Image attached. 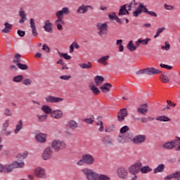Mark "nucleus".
<instances>
[{"label":"nucleus","mask_w":180,"mask_h":180,"mask_svg":"<svg viewBox=\"0 0 180 180\" xmlns=\"http://www.w3.org/2000/svg\"><path fill=\"white\" fill-rule=\"evenodd\" d=\"M124 137L125 139L126 143H130L131 141L133 143V139H134V135L133 134V133L129 131L124 134Z\"/></svg>","instance_id":"bb28decb"},{"label":"nucleus","mask_w":180,"mask_h":180,"mask_svg":"<svg viewBox=\"0 0 180 180\" xmlns=\"http://www.w3.org/2000/svg\"><path fill=\"white\" fill-rule=\"evenodd\" d=\"M47 136L44 134H38L35 136L37 141L39 143H46Z\"/></svg>","instance_id":"393cba45"},{"label":"nucleus","mask_w":180,"mask_h":180,"mask_svg":"<svg viewBox=\"0 0 180 180\" xmlns=\"http://www.w3.org/2000/svg\"><path fill=\"white\" fill-rule=\"evenodd\" d=\"M144 5L142 4H139V6L137 7L136 10L133 12V15L134 18H137L139 15H141L143 12H144Z\"/></svg>","instance_id":"412c9836"},{"label":"nucleus","mask_w":180,"mask_h":180,"mask_svg":"<svg viewBox=\"0 0 180 180\" xmlns=\"http://www.w3.org/2000/svg\"><path fill=\"white\" fill-rule=\"evenodd\" d=\"M79 65L84 70H89L92 68V63H91V62H87L86 63H79Z\"/></svg>","instance_id":"e433bc0d"},{"label":"nucleus","mask_w":180,"mask_h":180,"mask_svg":"<svg viewBox=\"0 0 180 180\" xmlns=\"http://www.w3.org/2000/svg\"><path fill=\"white\" fill-rule=\"evenodd\" d=\"M152 171H153V169H151L150 166L146 165L141 167L140 172H141V174H148V172H151Z\"/></svg>","instance_id":"c9c22d12"},{"label":"nucleus","mask_w":180,"mask_h":180,"mask_svg":"<svg viewBox=\"0 0 180 180\" xmlns=\"http://www.w3.org/2000/svg\"><path fill=\"white\" fill-rule=\"evenodd\" d=\"M127 115H129L127 112V109H120L117 115L118 122H123L124 120V117H127Z\"/></svg>","instance_id":"dca6fc26"},{"label":"nucleus","mask_w":180,"mask_h":180,"mask_svg":"<svg viewBox=\"0 0 180 180\" xmlns=\"http://www.w3.org/2000/svg\"><path fill=\"white\" fill-rule=\"evenodd\" d=\"M44 29L48 33H53V23L50 22V20H46L44 22Z\"/></svg>","instance_id":"6ab92c4d"},{"label":"nucleus","mask_w":180,"mask_h":180,"mask_svg":"<svg viewBox=\"0 0 180 180\" xmlns=\"http://www.w3.org/2000/svg\"><path fill=\"white\" fill-rule=\"evenodd\" d=\"M17 33H18V36H20V37H25V35L26 34V32L22 31L20 30H18L17 31Z\"/></svg>","instance_id":"774afa93"},{"label":"nucleus","mask_w":180,"mask_h":180,"mask_svg":"<svg viewBox=\"0 0 180 180\" xmlns=\"http://www.w3.org/2000/svg\"><path fill=\"white\" fill-rule=\"evenodd\" d=\"M42 50L45 52V53H50V47H49V46H47V44H44L42 46Z\"/></svg>","instance_id":"052dcab7"},{"label":"nucleus","mask_w":180,"mask_h":180,"mask_svg":"<svg viewBox=\"0 0 180 180\" xmlns=\"http://www.w3.org/2000/svg\"><path fill=\"white\" fill-rule=\"evenodd\" d=\"M51 147L56 153H58V151L67 148V143L64 141L54 140L51 143Z\"/></svg>","instance_id":"20e7f679"},{"label":"nucleus","mask_w":180,"mask_h":180,"mask_svg":"<svg viewBox=\"0 0 180 180\" xmlns=\"http://www.w3.org/2000/svg\"><path fill=\"white\" fill-rule=\"evenodd\" d=\"M109 58H110V56L107 55L105 56H103L101 58H100L99 59H98V63H99L100 64H103V65H109V63H108V60H109Z\"/></svg>","instance_id":"c85d7f7f"},{"label":"nucleus","mask_w":180,"mask_h":180,"mask_svg":"<svg viewBox=\"0 0 180 180\" xmlns=\"http://www.w3.org/2000/svg\"><path fill=\"white\" fill-rule=\"evenodd\" d=\"M164 30H165V27H163L162 28H158L156 32V34L154 35V39H157V37H158L160 36V34H161V33H162V32H164Z\"/></svg>","instance_id":"6e6d98bb"},{"label":"nucleus","mask_w":180,"mask_h":180,"mask_svg":"<svg viewBox=\"0 0 180 180\" xmlns=\"http://www.w3.org/2000/svg\"><path fill=\"white\" fill-rule=\"evenodd\" d=\"M164 171H165V165L160 164L153 169V174L164 172Z\"/></svg>","instance_id":"cd10ccee"},{"label":"nucleus","mask_w":180,"mask_h":180,"mask_svg":"<svg viewBox=\"0 0 180 180\" xmlns=\"http://www.w3.org/2000/svg\"><path fill=\"white\" fill-rule=\"evenodd\" d=\"M83 158L84 159V164L86 165H93L95 164V157L91 154H84L83 155Z\"/></svg>","instance_id":"9d476101"},{"label":"nucleus","mask_w":180,"mask_h":180,"mask_svg":"<svg viewBox=\"0 0 180 180\" xmlns=\"http://www.w3.org/2000/svg\"><path fill=\"white\" fill-rule=\"evenodd\" d=\"M41 110H43V112H44V113H46V115H49V113H51V115L53 112L50 106L46 105L41 107Z\"/></svg>","instance_id":"79ce46f5"},{"label":"nucleus","mask_w":180,"mask_h":180,"mask_svg":"<svg viewBox=\"0 0 180 180\" xmlns=\"http://www.w3.org/2000/svg\"><path fill=\"white\" fill-rule=\"evenodd\" d=\"M29 153H27V151H25L23 153H18L17 155V158L18 160V161H22V160H25V158H26V157H27V155Z\"/></svg>","instance_id":"58836bf2"},{"label":"nucleus","mask_w":180,"mask_h":180,"mask_svg":"<svg viewBox=\"0 0 180 180\" xmlns=\"http://www.w3.org/2000/svg\"><path fill=\"white\" fill-rule=\"evenodd\" d=\"M5 28L1 30V33H11V30H12V25L9 24V22H4Z\"/></svg>","instance_id":"7c9ffc66"},{"label":"nucleus","mask_w":180,"mask_h":180,"mask_svg":"<svg viewBox=\"0 0 180 180\" xmlns=\"http://www.w3.org/2000/svg\"><path fill=\"white\" fill-rule=\"evenodd\" d=\"M45 101L46 103H60L64 101V98L49 95L45 97Z\"/></svg>","instance_id":"6e6552de"},{"label":"nucleus","mask_w":180,"mask_h":180,"mask_svg":"<svg viewBox=\"0 0 180 180\" xmlns=\"http://www.w3.org/2000/svg\"><path fill=\"white\" fill-rule=\"evenodd\" d=\"M89 8L91 10L94 9V7H92V6H85L83 4L77 8V13H82V14L86 13L88 12Z\"/></svg>","instance_id":"aec40b11"},{"label":"nucleus","mask_w":180,"mask_h":180,"mask_svg":"<svg viewBox=\"0 0 180 180\" xmlns=\"http://www.w3.org/2000/svg\"><path fill=\"white\" fill-rule=\"evenodd\" d=\"M160 74H161V77H162V82H164V84H167V83L169 82V78H168V76H167L162 72Z\"/></svg>","instance_id":"3c124183"},{"label":"nucleus","mask_w":180,"mask_h":180,"mask_svg":"<svg viewBox=\"0 0 180 180\" xmlns=\"http://www.w3.org/2000/svg\"><path fill=\"white\" fill-rule=\"evenodd\" d=\"M82 172L86 176L87 180H98L99 174L88 167L82 169Z\"/></svg>","instance_id":"7ed1b4c3"},{"label":"nucleus","mask_w":180,"mask_h":180,"mask_svg":"<svg viewBox=\"0 0 180 180\" xmlns=\"http://www.w3.org/2000/svg\"><path fill=\"white\" fill-rule=\"evenodd\" d=\"M156 120H158V122H171V119L165 115L157 117Z\"/></svg>","instance_id":"ea45409f"},{"label":"nucleus","mask_w":180,"mask_h":180,"mask_svg":"<svg viewBox=\"0 0 180 180\" xmlns=\"http://www.w3.org/2000/svg\"><path fill=\"white\" fill-rule=\"evenodd\" d=\"M89 88L90 91L93 92L94 95H98V94H101V91L99 90V89H98V87H96V86H95L94 83H91L89 84Z\"/></svg>","instance_id":"2f4dec72"},{"label":"nucleus","mask_w":180,"mask_h":180,"mask_svg":"<svg viewBox=\"0 0 180 180\" xmlns=\"http://www.w3.org/2000/svg\"><path fill=\"white\" fill-rule=\"evenodd\" d=\"M137 112H138V113H139V115H146L147 112H148V108H144L143 107H139L137 109Z\"/></svg>","instance_id":"37998d69"},{"label":"nucleus","mask_w":180,"mask_h":180,"mask_svg":"<svg viewBox=\"0 0 180 180\" xmlns=\"http://www.w3.org/2000/svg\"><path fill=\"white\" fill-rule=\"evenodd\" d=\"M23 129V121L20 120L15 125V129L13 130L15 134H18Z\"/></svg>","instance_id":"a878e982"},{"label":"nucleus","mask_w":180,"mask_h":180,"mask_svg":"<svg viewBox=\"0 0 180 180\" xmlns=\"http://www.w3.org/2000/svg\"><path fill=\"white\" fill-rule=\"evenodd\" d=\"M161 72H162V71L158 69H156L155 68H148L141 69L136 71V75L137 77H140V75H155V74H161Z\"/></svg>","instance_id":"f03ea898"},{"label":"nucleus","mask_w":180,"mask_h":180,"mask_svg":"<svg viewBox=\"0 0 180 180\" xmlns=\"http://www.w3.org/2000/svg\"><path fill=\"white\" fill-rule=\"evenodd\" d=\"M110 88H112V84L110 83H105L101 86H100L101 92H103V94H108V92L110 91Z\"/></svg>","instance_id":"b1692460"},{"label":"nucleus","mask_w":180,"mask_h":180,"mask_svg":"<svg viewBox=\"0 0 180 180\" xmlns=\"http://www.w3.org/2000/svg\"><path fill=\"white\" fill-rule=\"evenodd\" d=\"M129 130H130V128L125 125L120 129V133H121V134H126V133H128L127 131H129Z\"/></svg>","instance_id":"864d4df0"},{"label":"nucleus","mask_w":180,"mask_h":180,"mask_svg":"<svg viewBox=\"0 0 180 180\" xmlns=\"http://www.w3.org/2000/svg\"><path fill=\"white\" fill-rule=\"evenodd\" d=\"M11 165L13 166V169H16V168H23L25 167V163L23 162H18L15 161L11 163Z\"/></svg>","instance_id":"72a5a7b5"},{"label":"nucleus","mask_w":180,"mask_h":180,"mask_svg":"<svg viewBox=\"0 0 180 180\" xmlns=\"http://www.w3.org/2000/svg\"><path fill=\"white\" fill-rule=\"evenodd\" d=\"M117 175L119 176V178H120V179H127V175H128V172L127 170L126 169V168L124 167H119L117 169Z\"/></svg>","instance_id":"2eb2a0df"},{"label":"nucleus","mask_w":180,"mask_h":180,"mask_svg":"<svg viewBox=\"0 0 180 180\" xmlns=\"http://www.w3.org/2000/svg\"><path fill=\"white\" fill-rule=\"evenodd\" d=\"M98 180H110V177L105 174H98Z\"/></svg>","instance_id":"603ef678"},{"label":"nucleus","mask_w":180,"mask_h":180,"mask_svg":"<svg viewBox=\"0 0 180 180\" xmlns=\"http://www.w3.org/2000/svg\"><path fill=\"white\" fill-rule=\"evenodd\" d=\"M146 140H147V136L146 135H136L133 139V143L143 144V143H146Z\"/></svg>","instance_id":"f8f14e48"},{"label":"nucleus","mask_w":180,"mask_h":180,"mask_svg":"<svg viewBox=\"0 0 180 180\" xmlns=\"http://www.w3.org/2000/svg\"><path fill=\"white\" fill-rule=\"evenodd\" d=\"M101 141L104 146L106 147H110V146H113V138L109 135H105L101 139Z\"/></svg>","instance_id":"4468645a"},{"label":"nucleus","mask_w":180,"mask_h":180,"mask_svg":"<svg viewBox=\"0 0 180 180\" xmlns=\"http://www.w3.org/2000/svg\"><path fill=\"white\" fill-rule=\"evenodd\" d=\"M173 179L180 180V172H176L165 177V180H170Z\"/></svg>","instance_id":"5701e85b"},{"label":"nucleus","mask_w":180,"mask_h":180,"mask_svg":"<svg viewBox=\"0 0 180 180\" xmlns=\"http://www.w3.org/2000/svg\"><path fill=\"white\" fill-rule=\"evenodd\" d=\"M60 79H63L64 81H68L71 79V75H62L60 76Z\"/></svg>","instance_id":"e2e57ef3"},{"label":"nucleus","mask_w":180,"mask_h":180,"mask_svg":"<svg viewBox=\"0 0 180 180\" xmlns=\"http://www.w3.org/2000/svg\"><path fill=\"white\" fill-rule=\"evenodd\" d=\"M17 67H18L20 70H29V66H27L26 64L17 63Z\"/></svg>","instance_id":"5fc2aeb1"},{"label":"nucleus","mask_w":180,"mask_h":180,"mask_svg":"<svg viewBox=\"0 0 180 180\" xmlns=\"http://www.w3.org/2000/svg\"><path fill=\"white\" fill-rule=\"evenodd\" d=\"M58 53L60 56V57H63V58H65V60H71V56H69L68 53H61L60 52V51H58Z\"/></svg>","instance_id":"49530a36"},{"label":"nucleus","mask_w":180,"mask_h":180,"mask_svg":"<svg viewBox=\"0 0 180 180\" xmlns=\"http://www.w3.org/2000/svg\"><path fill=\"white\" fill-rule=\"evenodd\" d=\"M33 84V81L30 80V79H25L22 81V84L25 85V86H29Z\"/></svg>","instance_id":"4d7b16f0"},{"label":"nucleus","mask_w":180,"mask_h":180,"mask_svg":"<svg viewBox=\"0 0 180 180\" xmlns=\"http://www.w3.org/2000/svg\"><path fill=\"white\" fill-rule=\"evenodd\" d=\"M177 139H174L172 141L166 142L163 144V148L165 150H172V148H175L177 146L180 145V138L176 137Z\"/></svg>","instance_id":"0eeeda50"},{"label":"nucleus","mask_w":180,"mask_h":180,"mask_svg":"<svg viewBox=\"0 0 180 180\" xmlns=\"http://www.w3.org/2000/svg\"><path fill=\"white\" fill-rule=\"evenodd\" d=\"M8 127H9V120H6L4 123L2 124L1 129L3 131H6L8 129Z\"/></svg>","instance_id":"09e8293b"},{"label":"nucleus","mask_w":180,"mask_h":180,"mask_svg":"<svg viewBox=\"0 0 180 180\" xmlns=\"http://www.w3.org/2000/svg\"><path fill=\"white\" fill-rule=\"evenodd\" d=\"M160 67H161V68H165V70H172V66L165 65V64H163V63H160Z\"/></svg>","instance_id":"bf43d9fd"},{"label":"nucleus","mask_w":180,"mask_h":180,"mask_svg":"<svg viewBox=\"0 0 180 180\" xmlns=\"http://www.w3.org/2000/svg\"><path fill=\"white\" fill-rule=\"evenodd\" d=\"M127 47L129 51H136V50H137L136 45L133 44V41H129Z\"/></svg>","instance_id":"4c0bfd02"},{"label":"nucleus","mask_w":180,"mask_h":180,"mask_svg":"<svg viewBox=\"0 0 180 180\" xmlns=\"http://www.w3.org/2000/svg\"><path fill=\"white\" fill-rule=\"evenodd\" d=\"M85 164V160L84 159V156H82V159H80L77 162V165L82 166Z\"/></svg>","instance_id":"69168bd1"},{"label":"nucleus","mask_w":180,"mask_h":180,"mask_svg":"<svg viewBox=\"0 0 180 180\" xmlns=\"http://www.w3.org/2000/svg\"><path fill=\"white\" fill-rule=\"evenodd\" d=\"M109 18L110 19H114V20H116L117 23H120V25H123V21L116 15V13H112V14H109Z\"/></svg>","instance_id":"f704fd0d"},{"label":"nucleus","mask_w":180,"mask_h":180,"mask_svg":"<svg viewBox=\"0 0 180 180\" xmlns=\"http://www.w3.org/2000/svg\"><path fill=\"white\" fill-rule=\"evenodd\" d=\"M30 25L32 29V36H34V37H37V36H39V33L37 32V28H36V22H34V19H30Z\"/></svg>","instance_id":"f3484780"},{"label":"nucleus","mask_w":180,"mask_h":180,"mask_svg":"<svg viewBox=\"0 0 180 180\" xmlns=\"http://www.w3.org/2000/svg\"><path fill=\"white\" fill-rule=\"evenodd\" d=\"M96 27H97V30L98 31L97 33L101 37H102V36H103L104 34H108V22H98L96 25Z\"/></svg>","instance_id":"423d86ee"},{"label":"nucleus","mask_w":180,"mask_h":180,"mask_svg":"<svg viewBox=\"0 0 180 180\" xmlns=\"http://www.w3.org/2000/svg\"><path fill=\"white\" fill-rule=\"evenodd\" d=\"M139 43H141V44H144L146 46H147V44H148V41H151V39H150V38H146V39H139Z\"/></svg>","instance_id":"13d9d810"},{"label":"nucleus","mask_w":180,"mask_h":180,"mask_svg":"<svg viewBox=\"0 0 180 180\" xmlns=\"http://www.w3.org/2000/svg\"><path fill=\"white\" fill-rule=\"evenodd\" d=\"M37 117L39 119V122H44L46 119H47V115H37Z\"/></svg>","instance_id":"680f3d73"},{"label":"nucleus","mask_w":180,"mask_h":180,"mask_svg":"<svg viewBox=\"0 0 180 180\" xmlns=\"http://www.w3.org/2000/svg\"><path fill=\"white\" fill-rule=\"evenodd\" d=\"M4 115L6 116H12V111L9 108H6L4 110Z\"/></svg>","instance_id":"0e129e2a"},{"label":"nucleus","mask_w":180,"mask_h":180,"mask_svg":"<svg viewBox=\"0 0 180 180\" xmlns=\"http://www.w3.org/2000/svg\"><path fill=\"white\" fill-rule=\"evenodd\" d=\"M117 141L120 144H124L126 143V139L124 138V135H119L117 137Z\"/></svg>","instance_id":"de8ad7c7"},{"label":"nucleus","mask_w":180,"mask_h":180,"mask_svg":"<svg viewBox=\"0 0 180 180\" xmlns=\"http://www.w3.org/2000/svg\"><path fill=\"white\" fill-rule=\"evenodd\" d=\"M11 172H13L12 163L8 165L0 163V174H11Z\"/></svg>","instance_id":"1a4fd4ad"},{"label":"nucleus","mask_w":180,"mask_h":180,"mask_svg":"<svg viewBox=\"0 0 180 180\" xmlns=\"http://www.w3.org/2000/svg\"><path fill=\"white\" fill-rule=\"evenodd\" d=\"M83 122H85L87 124H92V123H94V120L91 118H85L83 120Z\"/></svg>","instance_id":"338daca9"},{"label":"nucleus","mask_w":180,"mask_h":180,"mask_svg":"<svg viewBox=\"0 0 180 180\" xmlns=\"http://www.w3.org/2000/svg\"><path fill=\"white\" fill-rule=\"evenodd\" d=\"M144 13H148V15H150V16H153L154 18H157V13L154 12V11H149L148 9H147V8L146 7V6H144V11H143Z\"/></svg>","instance_id":"c03bdc74"},{"label":"nucleus","mask_w":180,"mask_h":180,"mask_svg":"<svg viewBox=\"0 0 180 180\" xmlns=\"http://www.w3.org/2000/svg\"><path fill=\"white\" fill-rule=\"evenodd\" d=\"M51 116L53 119H61L63 117V111L61 110H55L52 111Z\"/></svg>","instance_id":"4be33fe9"},{"label":"nucleus","mask_w":180,"mask_h":180,"mask_svg":"<svg viewBox=\"0 0 180 180\" xmlns=\"http://www.w3.org/2000/svg\"><path fill=\"white\" fill-rule=\"evenodd\" d=\"M142 167L143 163L140 161H138L130 166L128 169V171L131 175H137V174H140L141 167Z\"/></svg>","instance_id":"39448f33"},{"label":"nucleus","mask_w":180,"mask_h":180,"mask_svg":"<svg viewBox=\"0 0 180 180\" xmlns=\"http://www.w3.org/2000/svg\"><path fill=\"white\" fill-rule=\"evenodd\" d=\"M13 82H22L23 81V75H19L13 78Z\"/></svg>","instance_id":"a18cd8bd"},{"label":"nucleus","mask_w":180,"mask_h":180,"mask_svg":"<svg viewBox=\"0 0 180 180\" xmlns=\"http://www.w3.org/2000/svg\"><path fill=\"white\" fill-rule=\"evenodd\" d=\"M77 127L78 123L74 120H71L65 124V128L70 129V130H75Z\"/></svg>","instance_id":"a211bd4d"},{"label":"nucleus","mask_w":180,"mask_h":180,"mask_svg":"<svg viewBox=\"0 0 180 180\" xmlns=\"http://www.w3.org/2000/svg\"><path fill=\"white\" fill-rule=\"evenodd\" d=\"M126 8H127V4H124L120 7L118 13V16H123L126 15L125 13Z\"/></svg>","instance_id":"a19ab883"},{"label":"nucleus","mask_w":180,"mask_h":180,"mask_svg":"<svg viewBox=\"0 0 180 180\" xmlns=\"http://www.w3.org/2000/svg\"><path fill=\"white\" fill-rule=\"evenodd\" d=\"M105 81V77L102 76L97 75L94 77V82L96 86H99Z\"/></svg>","instance_id":"473e14b6"},{"label":"nucleus","mask_w":180,"mask_h":180,"mask_svg":"<svg viewBox=\"0 0 180 180\" xmlns=\"http://www.w3.org/2000/svg\"><path fill=\"white\" fill-rule=\"evenodd\" d=\"M19 16L21 18V19L19 20V23L22 24L27 20V18H26V13H25L23 8H22L19 12Z\"/></svg>","instance_id":"c756f323"},{"label":"nucleus","mask_w":180,"mask_h":180,"mask_svg":"<svg viewBox=\"0 0 180 180\" xmlns=\"http://www.w3.org/2000/svg\"><path fill=\"white\" fill-rule=\"evenodd\" d=\"M34 174L37 178H40L41 179H46V171L41 167H38L35 169Z\"/></svg>","instance_id":"ddd939ff"},{"label":"nucleus","mask_w":180,"mask_h":180,"mask_svg":"<svg viewBox=\"0 0 180 180\" xmlns=\"http://www.w3.org/2000/svg\"><path fill=\"white\" fill-rule=\"evenodd\" d=\"M53 155V148L47 147L42 153V158L44 161H47V160H50L51 156Z\"/></svg>","instance_id":"9b49d317"},{"label":"nucleus","mask_w":180,"mask_h":180,"mask_svg":"<svg viewBox=\"0 0 180 180\" xmlns=\"http://www.w3.org/2000/svg\"><path fill=\"white\" fill-rule=\"evenodd\" d=\"M64 15H70V8L68 7H63L60 11L56 13L57 20L55 21V25L58 30H63L62 25H65L64 20H63Z\"/></svg>","instance_id":"f257e3e1"},{"label":"nucleus","mask_w":180,"mask_h":180,"mask_svg":"<svg viewBox=\"0 0 180 180\" xmlns=\"http://www.w3.org/2000/svg\"><path fill=\"white\" fill-rule=\"evenodd\" d=\"M169 49H171V45L169 44V42L167 41L165 42V46H162V45L161 46V49L165 50V51H168Z\"/></svg>","instance_id":"8fccbe9b"}]
</instances>
